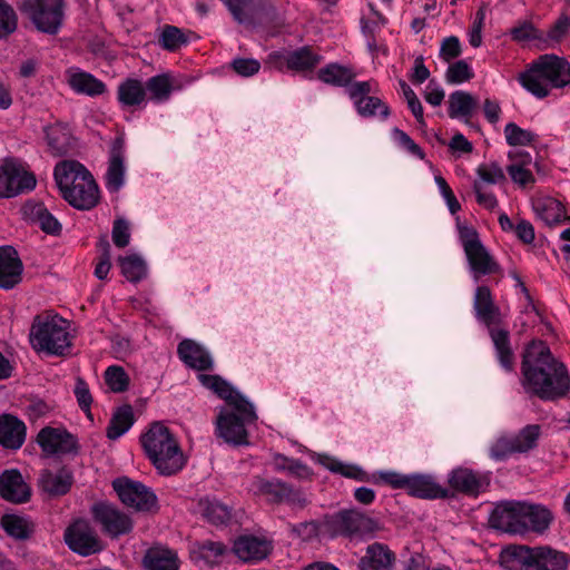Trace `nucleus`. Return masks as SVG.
I'll use <instances>...</instances> for the list:
<instances>
[{"label": "nucleus", "mask_w": 570, "mask_h": 570, "mask_svg": "<svg viewBox=\"0 0 570 570\" xmlns=\"http://www.w3.org/2000/svg\"><path fill=\"white\" fill-rule=\"evenodd\" d=\"M520 382L527 394L544 402L558 401L570 392L568 367L543 342H532L525 347Z\"/></svg>", "instance_id": "nucleus-1"}, {"label": "nucleus", "mask_w": 570, "mask_h": 570, "mask_svg": "<svg viewBox=\"0 0 570 570\" xmlns=\"http://www.w3.org/2000/svg\"><path fill=\"white\" fill-rule=\"evenodd\" d=\"M55 180L62 197L75 208L89 210L99 202V188L90 171L79 161L56 165Z\"/></svg>", "instance_id": "nucleus-2"}, {"label": "nucleus", "mask_w": 570, "mask_h": 570, "mask_svg": "<svg viewBox=\"0 0 570 570\" xmlns=\"http://www.w3.org/2000/svg\"><path fill=\"white\" fill-rule=\"evenodd\" d=\"M522 87L539 99L549 96L551 89L570 85V63L553 53L539 56L518 77Z\"/></svg>", "instance_id": "nucleus-3"}, {"label": "nucleus", "mask_w": 570, "mask_h": 570, "mask_svg": "<svg viewBox=\"0 0 570 570\" xmlns=\"http://www.w3.org/2000/svg\"><path fill=\"white\" fill-rule=\"evenodd\" d=\"M141 445L147 458L163 475H173L185 466V458L178 441L160 422L151 424L141 435Z\"/></svg>", "instance_id": "nucleus-4"}, {"label": "nucleus", "mask_w": 570, "mask_h": 570, "mask_svg": "<svg viewBox=\"0 0 570 570\" xmlns=\"http://www.w3.org/2000/svg\"><path fill=\"white\" fill-rule=\"evenodd\" d=\"M29 340L35 351L57 356L63 355L71 345L68 323L58 315L36 316Z\"/></svg>", "instance_id": "nucleus-5"}, {"label": "nucleus", "mask_w": 570, "mask_h": 570, "mask_svg": "<svg viewBox=\"0 0 570 570\" xmlns=\"http://www.w3.org/2000/svg\"><path fill=\"white\" fill-rule=\"evenodd\" d=\"M509 570H566L567 554L550 547L512 546L504 551Z\"/></svg>", "instance_id": "nucleus-6"}, {"label": "nucleus", "mask_w": 570, "mask_h": 570, "mask_svg": "<svg viewBox=\"0 0 570 570\" xmlns=\"http://www.w3.org/2000/svg\"><path fill=\"white\" fill-rule=\"evenodd\" d=\"M460 238L475 282H479L482 276L497 274L501 271L500 265L481 243L475 229L462 228Z\"/></svg>", "instance_id": "nucleus-7"}, {"label": "nucleus", "mask_w": 570, "mask_h": 570, "mask_svg": "<svg viewBox=\"0 0 570 570\" xmlns=\"http://www.w3.org/2000/svg\"><path fill=\"white\" fill-rule=\"evenodd\" d=\"M63 7V0H23L20 11L39 31L56 35L62 24Z\"/></svg>", "instance_id": "nucleus-8"}, {"label": "nucleus", "mask_w": 570, "mask_h": 570, "mask_svg": "<svg viewBox=\"0 0 570 570\" xmlns=\"http://www.w3.org/2000/svg\"><path fill=\"white\" fill-rule=\"evenodd\" d=\"M323 464L326 469H328L331 472L341 474L343 476L354 479L356 481L362 482H368L372 481L373 483H383L386 485H390L393 489H401L405 490L407 489L409 483V476L410 474H402L395 471H380L370 478L365 471H363L357 465L352 464H345L338 460L326 458L323 461Z\"/></svg>", "instance_id": "nucleus-9"}, {"label": "nucleus", "mask_w": 570, "mask_h": 570, "mask_svg": "<svg viewBox=\"0 0 570 570\" xmlns=\"http://www.w3.org/2000/svg\"><path fill=\"white\" fill-rule=\"evenodd\" d=\"M541 434L538 424H529L515 435L499 438L490 449V455L497 461H502L515 453H525L534 449Z\"/></svg>", "instance_id": "nucleus-10"}, {"label": "nucleus", "mask_w": 570, "mask_h": 570, "mask_svg": "<svg viewBox=\"0 0 570 570\" xmlns=\"http://www.w3.org/2000/svg\"><path fill=\"white\" fill-rule=\"evenodd\" d=\"M112 488L122 504L139 512H149L157 504V497L145 484L127 476L112 481Z\"/></svg>", "instance_id": "nucleus-11"}, {"label": "nucleus", "mask_w": 570, "mask_h": 570, "mask_svg": "<svg viewBox=\"0 0 570 570\" xmlns=\"http://www.w3.org/2000/svg\"><path fill=\"white\" fill-rule=\"evenodd\" d=\"M91 512L101 531L110 539L129 534L134 529L131 517L111 503L98 502L92 505Z\"/></svg>", "instance_id": "nucleus-12"}, {"label": "nucleus", "mask_w": 570, "mask_h": 570, "mask_svg": "<svg viewBox=\"0 0 570 570\" xmlns=\"http://www.w3.org/2000/svg\"><path fill=\"white\" fill-rule=\"evenodd\" d=\"M36 177L13 160L0 166V197H14L36 187Z\"/></svg>", "instance_id": "nucleus-13"}, {"label": "nucleus", "mask_w": 570, "mask_h": 570, "mask_svg": "<svg viewBox=\"0 0 570 570\" xmlns=\"http://www.w3.org/2000/svg\"><path fill=\"white\" fill-rule=\"evenodd\" d=\"M523 515V501H502L494 507L489 521L494 529L500 531L510 534H524L527 525Z\"/></svg>", "instance_id": "nucleus-14"}, {"label": "nucleus", "mask_w": 570, "mask_h": 570, "mask_svg": "<svg viewBox=\"0 0 570 570\" xmlns=\"http://www.w3.org/2000/svg\"><path fill=\"white\" fill-rule=\"evenodd\" d=\"M67 546L76 553L87 557L102 550L96 531L82 520L76 521L65 532Z\"/></svg>", "instance_id": "nucleus-15"}, {"label": "nucleus", "mask_w": 570, "mask_h": 570, "mask_svg": "<svg viewBox=\"0 0 570 570\" xmlns=\"http://www.w3.org/2000/svg\"><path fill=\"white\" fill-rule=\"evenodd\" d=\"M371 92L370 81L353 82L347 89L350 98L362 117L381 116L386 119L390 115V108L380 98L370 96Z\"/></svg>", "instance_id": "nucleus-16"}, {"label": "nucleus", "mask_w": 570, "mask_h": 570, "mask_svg": "<svg viewBox=\"0 0 570 570\" xmlns=\"http://www.w3.org/2000/svg\"><path fill=\"white\" fill-rule=\"evenodd\" d=\"M37 442L47 454H77L78 441L65 429L43 428L37 435Z\"/></svg>", "instance_id": "nucleus-17"}, {"label": "nucleus", "mask_w": 570, "mask_h": 570, "mask_svg": "<svg viewBox=\"0 0 570 570\" xmlns=\"http://www.w3.org/2000/svg\"><path fill=\"white\" fill-rule=\"evenodd\" d=\"M448 482L450 488L470 497H476L484 492L490 485L487 474L473 471L468 468H458L450 472Z\"/></svg>", "instance_id": "nucleus-18"}, {"label": "nucleus", "mask_w": 570, "mask_h": 570, "mask_svg": "<svg viewBox=\"0 0 570 570\" xmlns=\"http://www.w3.org/2000/svg\"><path fill=\"white\" fill-rule=\"evenodd\" d=\"M125 140L116 137L110 146L105 186L110 193H118L125 185Z\"/></svg>", "instance_id": "nucleus-19"}, {"label": "nucleus", "mask_w": 570, "mask_h": 570, "mask_svg": "<svg viewBox=\"0 0 570 570\" xmlns=\"http://www.w3.org/2000/svg\"><path fill=\"white\" fill-rule=\"evenodd\" d=\"M473 309L476 320L489 330L499 326L503 321L501 308L495 304L491 289L485 285L475 288Z\"/></svg>", "instance_id": "nucleus-20"}, {"label": "nucleus", "mask_w": 570, "mask_h": 570, "mask_svg": "<svg viewBox=\"0 0 570 570\" xmlns=\"http://www.w3.org/2000/svg\"><path fill=\"white\" fill-rule=\"evenodd\" d=\"M332 524L342 534H367L379 529V524L372 518L351 510L337 513L332 518Z\"/></svg>", "instance_id": "nucleus-21"}, {"label": "nucleus", "mask_w": 570, "mask_h": 570, "mask_svg": "<svg viewBox=\"0 0 570 570\" xmlns=\"http://www.w3.org/2000/svg\"><path fill=\"white\" fill-rule=\"evenodd\" d=\"M247 423L234 412L222 411L216 419L217 435L233 445L247 444Z\"/></svg>", "instance_id": "nucleus-22"}, {"label": "nucleus", "mask_w": 570, "mask_h": 570, "mask_svg": "<svg viewBox=\"0 0 570 570\" xmlns=\"http://www.w3.org/2000/svg\"><path fill=\"white\" fill-rule=\"evenodd\" d=\"M73 471L69 466H60L57 470L45 469L40 472L39 488L50 497L67 494L73 484Z\"/></svg>", "instance_id": "nucleus-23"}, {"label": "nucleus", "mask_w": 570, "mask_h": 570, "mask_svg": "<svg viewBox=\"0 0 570 570\" xmlns=\"http://www.w3.org/2000/svg\"><path fill=\"white\" fill-rule=\"evenodd\" d=\"M0 495L12 503L29 501L30 488L17 469L6 470L0 474Z\"/></svg>", "instance_id": "nucleus-24"}, {"label": "nucleus", "mask_w": 570, "mask_h": 570, "mask_svg": "<svg viewBox=\"0 0 570 570\" xmlns=\"http://www.w3.org/2000/svg\"><path fill=\"white\" fill-rule=\"evenodd\" d=\"M272 542L255 535H243L233 546L234 553L245 562H258L272 552Z\"/></svg>", "instance_id": "nucleus-25"}, {"label": "nucleus", "mask_w": 570, "mask_h": 570, "mask_svg": "<svg viewBox=\"0 0 570 570\" xmlns=\"http://www.w3.org/2000/svg\"><path fill=\"white\" fill-rule=\"evenodd\" d=\"M406 492L420 499H445L451 497L448 488L441 485L430 474H410Z\"/></svg>", "instance_id": "nucleus-26"}, {"label": "nucleus", "mask_w": 570, "mask_h": 570, "mask_svg": "<svg viewBox=\"0 0 570 570\" xmlns=\"http://www.w3.org/2000/svg\"><path fill=\"white\" fill-rule=\"evenodd\" d=\"M22 263L11 246L0 247V287L11 289L21 282Z\"/></svg>", "instance_id": "nucleus-27"}, {"label": "nucleus", "mask_w": 570, "mask_h": 570, "mask_svg": "<svg viewBox=\"0 0 570 570\" xmlns=\"http://www.w3.org/2000/svg\"><path fill=\"white\" fill-rule=\"evenodd\" d=\"M177 353L179 358L190 368L208 371L213 368L214 362L210 354L193 340H184L178 344Z\"/></svg>", "instance_id": "nucleus-28"}, {"label": "nucleus", "mask_w": 570, "mask_h": 570, "mask_svg": "<svg viewBox=\"0 0 570 570\" xmlns=\"http://www.w3.org/2000/svg\"><path fill=\"white\" fill-rule=\"evenodd\" d=\"M395 562L394 552L380 542L366 548L365 554L358 561L360 570H392Z\"/></svg>", "instance_id": "nucleus-29"}, {"label": "nucleus", "mask_w": 570, "mask_h": 570, "mask_svg": "<svg viewBox=\"0 0 570 570\" xmlns=\"http://www.w3.org/2000/svg\"><path fill=\"white\" fill-rule=\"evenodd\" d=\"M26 424L14 415H0V445L10 450H18L26 440Z\"/></svg>", "instance_id": "nucleus-30"}, {"label": "nucleus", "mask_w": 570, "mask_h": 570, "mask_svg": "<svg viewBox=\"0 0 570 570\" xmlns=\"http://www.w3.org/2000/svg\"><path fill=\"white\" fill-rule=\"evenodd\" d=\"M532 208L537 216L548 226L559 225L569 219L563 204L550 196L534 198Z\"/></svg>", "instance_id": "nucleus-31"}, {"label": "nucleus", "mask_w": 570, "mask_h": 570, "mask_svg": "<svg viewBox=\"0 0 570 570\" xmlns=\"http://www.w3.org/2000/svg\"><path fill=\"white\" fill-rule=\"evenodd\" d=\"M273 58L283 59L288 69L301 72L314 69L322 60V57L313 52L309 47H302L286 56L278 53L269 55V59Z\"/></svg>", "instance_id": "nucleus-32"}, {"label": "nucleus", "mask_w": 570, "mask_h": 570, "mask_svg": "<svg viewBox=\"0 0 570 570\" xmlns=\"http://www.w3.org/2000/svg\"><path fill=\"white\" fill-rule=\"evenodd\" d=\"M524 522L528 532L543 533L553 521V514L546 505L523 501Z\"/></svg>", "instance_id": "nucleus-33"}, {"label": "nucleus", "mask_w": 570, "mask_h": 570, "mask_svg": "<svg viewBox=\"0 0 570 570\" xmlns=\"http://www.w3.org/2000/svg\"><path fill=\"white\" fill-rule=\"evenodd\" d=\"M489 335L500 365L505 371L512 372L515 365V356L511 347L509 331L494 327L489 330Z\"/></svg>", "instance_id": "nucleus-34"}, {"label": "nucleus", "mask_w": 570, "mask_h": 570, "mask_svg": "<svg viewBox=\"0 0 570 570\" xmlns=\"http://www.w3.org/2000/svg\"><path fill=\"white\" fill-rule=\"evenodd\" d=\"M68 83L77 94L99 96L106 91V85L94 75L85 71H69Z\"/></svg>", "instance_id": "nucleus-35"}, {"label": "nucleus", "mask_w": 570, "mask_h": 570, "mask_svg": "<svg viewBox=\"0 0 570 570\" xmlns=\"http://www.w3.org/2000/svg\"><path fill=\"white\" fill-rule=\"evenodd\" d=\"M146 90L141 80L127 78L117 89V99L122 107H136L146 101Z\"/></svg>", "instance_id": "nucleus-36"}, {"label": "nucleus", "mask_w": 570, "mask_h": 570, "mask_svg": "<svg viewBox=\"0 0 570 570\" xmlns=\"http://www.w3.org/2000/svg\"><path fill=\"white\" fill-rule=\"evenodd\" d=\"M478 108V99L470 92L456 90L449 96L450 118H464L468 121Z\"/></svg>", "instance_id": "nucleus-37"}, {"label": "nucleus", "mask_w": 570, "mask_h": 570, "mask_svg": "<svg viewBox=\"0 0 570 570\" xmlns=\"http://www.w3.org/2000/svg\"><path fill=\"white\" fill-rule=\"evenodd\" d=\"M46 136L48 145L56 156L66 155L72 147V135L66 124L57 122L47 127Z\"/></svg>", "instance_id": "nucleus-38"}, {"label": "nucleus", "mask_w": 570, "mask_h": 570, "mask_svg": "<svg viewBox=\"0 0 570 570\" xmlns=\"http://www.w3.org/2000/svg\"><path fill=\"white\" fill-rule=\"evenodd\" d=\"M135 416L131 405L125 404L112 413L106 430L109 440H117L124 435L134 424Z\"/></svg>", "instance_id": "nucleus-39"}, {"label": "nucleus", "mask_w": 570, "mask_h": 570, "mask_svg": "<svg viewBox=\"0 0 570 570\" xmlns=\"http://www.w3.org/2000/svg\"><path fill=\"white\" fill-rule=\"evenodd\" d=\"M317 77L324 83L335 87H346L352 85L355 72L350 67L333 62L321 68L317 72Z\"/></svg>", "instance_id": "nucleus-40"}, {"label": "nucleus", "mask_w": 570, "mask_h": 570, "mask_svg": "<svg viewBox=\"0 0 570 570\" xmlns=\"http://www.w3.org/2000/svg\"><path fill=\"white\" fill-rule=\"evenodd\" d=\"M144 564L148 570H178L177 554L164 548L149 549L144 558Z\"/></svg>", "instance_id": "nucleus-41"}, {"label": "nucleus", "mask_w": 570, "mask_h": 570, "mask_svg": "<svg viewBox=\"0 0 570 570\" xmlns=\"http://www.w3.org/2000/svg\"><path fill=\"white\" fill-rule=\"evenodd\" d=\"M198 511L208 522L215 525L226 524L232 518L230 508L216 499H200Z\"/></svg>", "instance_id": "nucleus-42"}, {"label": "nucleus", "mask_w": 570, "mask_h": 570, "mask_svg": "<svg viewBox=\"0 0 570 570\" xmlns=\"http://www.w3.org/2000/svg\"><path fill=\"white\" fill-rule=\"evenodd\" d=\"M0 524L4 532L16 540H27L35 531V525L29 519L17 514H4Z\"/></svg>", "instance_id": "nucleus-43"}, {"label": "nucleus", "mask_w": 570, "mask_h": 570, "mask_svg": "<svg viewBox=\"0 0 570 570\" xmlns=\"http://www.w3.org/2000/svg\"><path fill=\"white\" fill-rule=\"evenodd\" d=\"M266 2L267 0H229L226 6L238 23H245L252 21Z\"/></svg>", "instance_id": "nucleus-44"}, {"label": "nucleus", "mask_w": 570, "mask_h": 570, "mask_svg": "<svg viewBox=\"0 0 570 570\" xmlns=\"http://www.w3.org/2000/svg\"><path fill=\"white\" fill-rule=\"evenodd\" d=\"M144 86L150 95V100L157 104L167 101L174 90L173 79L167 73L149 78Z\"/></svg>", "instance_id": "nucleus-45"}, {"label": "nucleus", "mask_w": 570, "mask_h": 570, "mask_svg": "<svg viewBox=\"0 0 570 570\" xmlns=\"http://www.w3.org/2000/svg\"><path fill=\"white\" fill-rule=\"evenodd\" d=\"M284 487L285 482L281 480H267L261 476H256L252 481L250 490L255 494L266 497L273 503H282Z\"/></svg>", "instance_id": "nucleus-46"}, {"label": "nucleus", "mask_w": 570, "mask_h": 570, "mask_svg": "<svg viewBox=\"0 0 570 570\" xmlns=\"http://www.w3.org/2000/svg\"><path fill=\"white\" fill-rule=\"evenodd\" d=\"M119 265L122 275L131 283H137L147 275L146 264L138 255L119 257Z\"/></svg>", "instance_id": "nucleus-47"}, {"label": "nucleus", "mask_w": 570, "mask_h": 570, "mask_svg": "<svg viewBox=\"0 0 570 570\" xmlns=\"http://www.w3.org/2000/svg\"><path fill=\"white\" fill-rule=\"evenodd\" d=\"M226 402L233 407L232 412L236 413L240 419L252 423L257 420L253 404L237 391L234 390L232 396L226 399Z\"/></svg>", "instance_id": "nucleus-48"}, {"label": "nucleus", "mask_w": 570, "mask_h": 570, "mask_svg": "<svg viewBox=\"0 0 570 570\" xmlns=\"http://www.w3.org/2000/svg\"><path fill=\"white\" fill-rule=\"evenodd\" d=\"M18 17L13 8L4 0H0V39L8 38L17 30Z\"/></svg>", "instance_id": "nucleus-49"}, {"label": "nucleus", "mask_w": 570, "mask_h": 570, "mask_svg": "<svg viewBox=\"0 0 570 570\" xmlns=\"http://www.w3.org/2000/svg\"><path fill=\"white\" fill-rule=\"evenodd\" d=\"M199 382L207 389L215 392L220 399L225 400L232 396L234 387L219 375L199 374Z\"/></svg>", "instance_id": "nucleus-50"}, {"label": "nucleus", "mask_w": 570, "mask_h": 570, "mask_svg": "<svg viewBox=\"0 0 570 570\" xmlns=\"http://www.w3.org/2000/svg\"><path fill=\"white\" fill-rule=\"evenodd\" d=\"M478 179L474 181H482V186L485 184H501L505 181V175L503 169L498 163L482 164L476 169Z\"/></svg>", "instance_id": "nucleus-51"}, {"label": "nucleus", "mask_w": 570, "mask_h": 570, "mask_svg": "<svg viewBox=\"0 0 570 570\" xmlns=\"http://www.w3.org/2000/svg\"><path fill=\"white\" fill-rule=\"evenodd\" d=\"M31 214L37 219L40 228L47 234H57L60 230L59 222L52 216L51 213L42 205L36 204L31 207Z\"/></svg>", "instance_id": "nucleus-52"}, {"label": "nucleus", "mask_w": 570, "mask_h": 570, "mask_svg": "<svg viewBox=\"0 0 570 570\" xmlns=\"http://www.w3.org/2000/svg\"><path fill=\"white\" fill-rule=\"evenodd\" d=\"M106 384L115 393H121L128 389L129 377L120 366H109L105 372Z\"/></svg>", "instance_id": "nucleus-53"}, {"label": "nucleus", "mask_w": 570, "mask_h": 570, "mask_svg": "<svg viewBox=\"0 0 570 570\" xmlns=\"http://www.w3.org/2000/svg\"><path fill=\"white\" fill-rule=\"evenodd\" d=\"M507 142L510 146H525L534 141L535 135L529 130L522 129L514 122H509L504 128Z\"/></svg>", "instance_id": "nucleus-54"}, {"label": "nucleus", "mask_w": 570, "mask_h": 570, "mask_svg": "<svg viewBox=\"0 0 570 570\" xmlns=\"http://www.w3.org/2000/svg\"><path fill=\"white\" fill-rule=\"evenodd\" d=\"M186 42L187 39L181 30L174 26H165L159 37L160 46L169 51L177 50Z\"/></svg>", "instance_id": "nucleus-55"}, {"label": "nucleus", "mask_w": 570, "mask_h": 570, "mask_svg": "<svg viewBox=\"0 0 570 570\" xmlns=\"http://www.w3.org/2000/svg\"><path fill=\"white\" fill-rule=\"evenodd\" d=\"M570 29V17L561 16L554 24L550 28L547 35V39L542 38L543 46L540 49H548L553 43L560 42Z\"/></svg>", "instance_id": "nucleus-56"}, {"label": "nucleus", "mask_w": 570, "mask_h": 570, "mask_svg": "<svg viewBox=\"0 0 570 570\" xmlns=\"http://www.w3.org/2000/svg\"><path fill=\"white\" fill-rule=\"evenodd\" d=\"M474 73L465 60L451 63L446 70L445 79L449 83H462L471 80Z\"/></svg>", "instance_id": "nucleus-57"}, {"label": "nucleus", "mask_w": 570, "mask_h": 570, "mask_svg": "<svg viewBox=\"0 0 570 570\" xmlns=\"http://www.w3.org/2000/svg\"><path fill=\"white\" fill-rule=\"evenodd\" d=\"M227 548L222 542L205 541L199 546L200 557L209 564H216L226 553Z\"/></svg>", "instance_id": "nucleus-58"}, {"label": "nucleus", "mask_w": 570, "mask_h": 570, "mask_svg": "<svg viewBox=\"0 0 570 570\" xmlns=\"http://www.w3.org/2000/svg\"><path fill=\"white\" fill-rule=\"evenodd\" d=\"M284 502L293 508L304 509L309 503V498L303 490L285 483L282 494V503Z\"/></svg>", "instance_id": "nucleus-59"}, {"label": "nucleus", "mask_w": 570, "mask_h": 570, "mask_svg": "<svg viewBox=\"0 0 570 570\" xmlns=\"http://www.w3.org/2000/svg\"><path fill=\"white\" fill-rule=\"evenodd\" d=\"M111 237L115 246L126 247L130 242L129 223L125 218H117L112 224Z\"/></svg>", "instance_id": "nucleus-60"}, {"label": "nucleus", "mask_w": 570, "mask_h": 570, "mask_svg": "<svg viewBox=\"0 0 570 570\" xmlns=\"http://www.w3.org/2000/svg\"><path fill=\"white\" fill-rule=\"evenodd\" d=\"M232 68L242 77H250L259 71L261 63L253 58H236L232 61Z\"/></svg>", "instance_id": "nucleus-61"}, {"label": "nucleus", "mask_w": 570, "mask_h": 570, "mask_svg": "<svg viewBox=\"0 0 570 570\" xmlns=\"http://www.w3.org/2000/svg\"><path fill=\"white\" fill-rule=\"evenodd\" d=\"M75 395L78 402L79 407L90 414V406L92 403V396L89 391L88 384L85 382L83 379L77 377L76 385H75Z\"/></svg>", "instance_id": "nucleus-62"}, {"label": "nucleus", "mask_w": 570, "mask_h": 570, "mask_svg": "<svg viewBox=\"0 0 570 570\" xmlns=\"http://www.w3.org/2000/svg\"><path fill=\"white\" fill-rule=\"evenodd\" d=\"M473 190L475 193L476 203L488 210H493L498 206V199L487 189L485 186H482V181L473 183Z\"/></svg>", "instance_id": "nucleus-63"}, {"label": "nucleus", "mask_w": 570, "mask_h": 570, "mask_svg": "<svg viewBox=\"0 0 570 570\" xmlns=\"http://www.w3.org/2000/svg\"><path fill=\"white\" fill-rule=\"evenodd\" d=\"M507 171L511 179L522 187L534 183V176L531 170L529 168H524L522 165L510 164L507 167Z\"/></svg>", "instance_id": "nucleus-64"}]
</instances>
